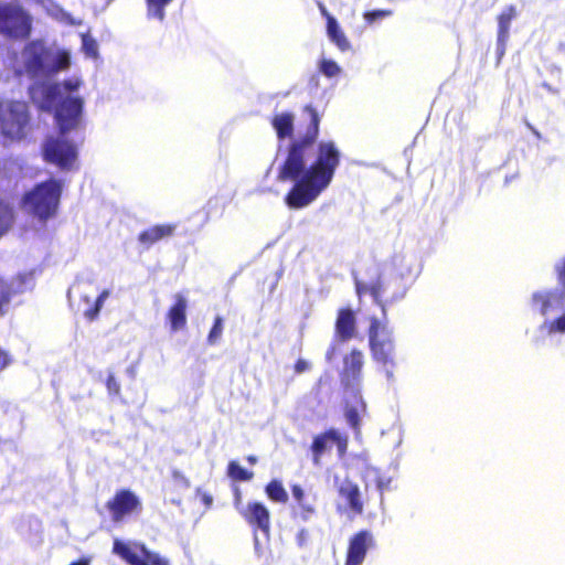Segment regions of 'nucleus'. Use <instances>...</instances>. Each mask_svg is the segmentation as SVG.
<instances>
[{"label":"nucleus","instance_id":"f257e3e1","mask_svg":"<svg viewBox=\"0 0 565 565\" xmlns=\"http://www.w3.org/2000/svg\"><path fill=\"white\" fill-rule=\"evenodd\" d=\"M71 66V52L57 45H47L43 41H32L25 45L14 64L18 74H26L34 83L30 96L42 110L56 107V116L63 128L73 125L82 111L83 99L78 95L82 79L71 77L63 83L53 82V77Z\"/></svg>","mask_w":565,"mask_h":565},{"label":"nucleus","instance_id":"f03ea898","mask_svg":"<svg viewBox=\"0 0 565 565\" xmlns=\"http://www.w3.org/2000/svg\"><path fill=\"white\" fill-rule=\"evenodd\" d=\"M306 110L310 115V126L303 139L290 145L278 173L279 180L294 183L285 196L286 205L292 210L307 207L320 196L330 185L341 158L337 145L327 140L319 142L316 159L308 164L311 145L319 131V117L311 107Z\"/></svg>","mask_w":565,"mask_h":565},{"label":"nucleus","instance_id":"7ed1b4c3","mask_svg":"<svg viewBox=\"0 0 565 565\" xmlns=\"http://www.w3.org/2000/svg\"><path fill=\"white\" fill-rule=\"evenodd\" d=\"M358 294H371L374 301L382 308L385 316V306L382 303L381 297L384 294L383 281L379 279L375 282H363L356 280ZM369 347L372 359L382 365L388 381L393 379V369L395 366V339L393 329L388 326L386 317L379 319L372 317L369 328Z\"/></svg>","mask_w":565,"mask_h":565},{"label":"nucleus","instance_id":"20e7f679","mask_svg":"<svg viewBox=\"0 0 565 565\" xmlns=\"http://www.w3.org/2000/svg\"><path fill=\"white\" fill-rule=\"evenodd\" d=\"M62 184L56 180H49L28 191L21 200V210L36 222L40 231L45 223L55 216L60 203Z\"/></svg>","mask_w":565,"mask_h":565},{"label":"nucleus","instance_id":"39448f33","mask_svg":"<svg viewBox=\"0 0 565 565\" xmlns=\"http://www.w3.org/2000/svg\"><path fill=\"white\" fill-rule=\"evenodd\" d=\"M56 113V107L53 109ZM81 114L76 121L68 127L63 128L55 115V120L60 127V136L49 138L43 146L44 159L58 167L62 170H73L77 167V147L66 138V134L75 129L81 120Z\"/></svg>","mask_w":565,"mask_h":565},{"label":"nucleus","instance_id":"423d86ee","mask_svg":"<svg viewBox=\"0 0 565 565\" xmlns=\"http://www.w3.org/2000/svg\"><path fill=\"white\" fill-rule=\"evenodd\" d=\"M29 113L25 103L0 98V138L18 141L26 136Z\"/></svg>","mask_w":565,"mask_h":565},{"label":"nucleus","instance_id":"0eeeda50","mask_svg":"<svg viewBox=\"0 0 565 565\" xmlns=\"http://www.w3.org/2000/svg\"><path fill=\"white\" fill-rule=\"evenodd\" d=\"M31 17L18 4H0V34L23 39L30 35Z\"/></svg>","mask_w":565,"mask_h":565},{"label":"nucleus","instance_id":"6e6552de","mask_svg":"<svg viewBox=\"0 0 565 565\" xmlns=\"http://www.w3.org/2000/svg\"><path fill=\"white\" fill-rule=\"evenodd\" d=\"M113 553L129 565H170L166 557L149 551L136 541L114 540Z\"/></svg>","mask_w":565,"mask_h":565},{"label":"nucleus","instance_id":"1a4fd4ad","mask_svg":"<svg viewBox=\"0 0 565 565\" xmlns=\"http://www.w3.org/2000/svg\"><path fill=\"white\" fill-rule=\"evenodd\" d=\"M35 270L19 273L10 282L0 278V300L2 315L11 299L15 296L31 291L35 286Z\"/></svg>","mask_w":565,"mask_h":565},{"label":"nucleus","instance_id":"9d476101","mask_svg":"<svg viewBox=\"0 0 565 565\" xmlns=\"http://www.w3.org/2000/svg\"><path fill=\"white\" fill-rule=\"evenodd\" d=\"M111 519L115 522L141 511V501L136 493L130 490L118 491L113 500L107 503Z\"/></svg>","mask_w":565,"mask_h":565},{"label":"nucleus","instance_id":"9b49d317","mask_svg":"<svg viewBox=\"0 0 565 565\" xmlns=\"http://www.w3.org/2000/svg\"><path fill=\"white\" fill-rule=\"evenodd\" d=\"M333 446H337L340 456H342L348 448V438L338 430L331 429L324 434L315 437L311 451L313 456V463L320 465L321 457L330 450Z\"/></svg>","mask_w":565,"mask_h":565},{"label":"nucleus","instance_id":"f8f14e48","mask_svg":"<svg viewBox=\"0 0 565 565\" xmlns=\"http://www.w3.org/2000/svg\"><path fill=\"white\" fill-rule=\"evenodd\" d=\"M239 515L255 530L268 535L270 530V512L268 508L258 501H248L239 509Z\"/></svg>","mask_w":565,"mask_h":565},{"label":"nucleus","instance_id":"ddd939ff","mask_svg":"<svg viewBox=\"0 0 565 565\" xmlns=\"http://www.w3.org/2000/svg\"><path fill=\"white\" fill-rule=\"evenodd\" d=\"M374 536L369 531H361L350 539L344 565H362L369 550L374 547Z\"/></svg>","mask_w":565,"mask_h":565},{"label":"nucleus","instance_id":"4468645a","mask_svg":"<svg viewBox=\"0 0 565 565\" xmlns=\"http://www.w3.org/2000/svg\"><path fill=\"white\" fill-rule=\"evenodd\" d=\"M519 10L515 4H508L502 8L497 15V53L502 57L507 50V44L510 39V30L512 22L518 18Z\"/></svg>","mask_w":565,"mask_h":565},{"label":"nucleus","instance_id":"2eb2a0df","mask_svg":"<svg viewBox=\"0 0 565 565\" xmlns=\"http://www.w3.org/2000/svg\"><path fill=\"white\" fill-rule=\"evenodd\" d=\"M291 494L296 501L294 514L303 522H309L316 515V495L306 492L299 484L291 487Z\"/></svg>","mask_w":565,"mask_h":565},{"label":"nucleus","instance_id":"dca6fc26","mask_svg":"<svg viewBox=\"0 0 565 565\" xmlns=\"http://www.w3.org/2000/svg\"><path fill=\"white\" fill-rule=\"evenodd\" d=\"M363 362V353L355 349L344 358L342 382L348 388H352V393H354V387L360 383Z\"/></svg>","mask_w":565,"mask_h":565},{"label":"nucleus","instance_id":"f3484780","mask_svg":"<svg viewBox=\"0 0 565 565\" xmlns=\"http://www.w3.org/2000/svg\"><path fill=\"white\" fill-rule=\"evenodd\" d=\"M188 300L181 295L174 296V305L169 309L167 318L170 323L171 331L182 330L186 324Z\"/></svg>","mask_w":565,"mask_h":565},{"label":"nucleus","instance_id":"a211bd4d","mask_svg":"<svg viewBox=\"0 0 565 565\" xmlns=\"http://www.w3.org/2000/svg\"><path fill=\"white\" fill-rule=\"evenodd\" d=\"M355 317L352 310L341 309L335 323L337 337L342 341H348L355 335Z\"/></svg>","mask_w":565,"mask_h":565},{"label":"nucleus","instance_id":"6ab92c4d","mask_svg":"<svg viewBox=\"0 0 565 565\" xmlns=\"http://www.w3.org/2000/svg\"><path fill=\"white\" fill-rule=\"evenodd\" d=\"M109 296H110V291L108 289H104L97 296L96 299H93V297L89 296L88 294H83L82 298H81V300L84 305V307L82 309L83 316L88 321H94L98 317L100 309L103 308L105 301L108 299Z\"/></svg>","mask_w":565,"mask_h":565},{"label":"nucleus","instance_id":"aec40b11","mask_svg":"<svg viewBox=\"0 0 565 565\" xmlns=\"http://www.w3.org/2000/svg\"><path fill=\"white\" fill-rule=\"evenodd\" d=\"M339 494L343 500L347 501L350 510L353 513H362L363 504L360 498L359 487L355 483L349 480H344L339 487Z\"/></svg>","mask_w":565,"mask_h":565},{"label":"nucleus","instance_id":"412c9836","mask_svg":"<svg viewBox=\"0 0 565 565\" xmlns=\"http://www.w3.org/2000/svg\"><path fill=\"white\" fill-rule=\"evenodd\" d=\"M327 34L330 41L337 45L340 51L344 52L351 47L348 38L335 18H329V23H327Z\"/></svg>","mask_w":565,"mask_h":565},{"label":"nucleus","instance_id":"4be33fe9","mask_svg":"<svg viewBox=\"0 0 565 565\" xmlns=\"http://www.w3.org/2000/svg\"><path fill=\"white\" fill-rule=\"evenodd\" d=\"M173 231H174V226H172V225H168V224L154 225V226H151L148 230L143 231L139 235V241L142 244L151 245L164 237L172 235Z\"/></svg>","mask_w":565,"mask_h":565},{"label":"nucleus","instance_id":"5701e85b","mask_svg":"<svg viewBox=\"0 0 565 565\" xmlns=\"http://www.w3.org/2000/svg\"><path fill=\"white\" fill-rule=\"evenodd\" d=\"M271 124L278 138L289 137L294 130V116L289 113L277 114L274 116Z\"/></svg>","mask_w":565,"mask_h":565},{"label":"nucleus","instance_id":"b1692460","mask_svg":"<svg viewBox=\"0 0 565 565\" xmlns=\"http://www.w3.org/2000/svg\"><path fill=\"white\" fill-rule=\"evenodd\" d=\"M365 411V404L362 398L354 394V404L348 406L345 417L354 430H359L360 414ZM359 434V431H356Z\"/></svg>","mask_w":565,"mask_h":565},{"label":"nucleus","instance_id":"393cba45","mask_svg":"<svg viewBox=\"0 0 565 565\" xmlns=\"http://www.w3.org/2000/svg\"><path fill=\"white\" fill-rule=\"evenodd\" d=\"M265 493L267 497L276 503L285 504L287 503L289 497L284 488L281 481L279 480H271L265 488Z\"/></svg>","mask_w":565,"mask_h":565},{"label":"nucleus","instance_id":"a878e982","mask_svg":"<svg viewBox=\"0 0 565 565\" xmlns=\"http://www.w3.org/2000/svg\"><path fill=\"white\" fill-rule=\"evenodd\" d=\"M172 0H146L147 18L149 20L156 19L162 22L166 18L164 9Z\"/></svg>","mask_w":565,"mask_h":565},{"label":"nucleus","instance_id":"bb28decb","mask_svg":"<svg viewBox=\"0 0 565 565\" xmlns=\"http://www.w3.org/2000/svg\"><path fill=\"white\" fill-rule=\"evenodd\" d=\"M42 6L52 18L60 22L72 25L78 23L75 19H73L67 12L61 9L52 0H42Z\"/></svg>","mask_w":565,"mask_h":565},{"label":"nucleus","instance_id":"cd10ccee","mask_svg":"<svg viewBox=\"0 0 565 565\" xmlns=\"http://www.w3.org/2000/svg\"><path fill=\"white\" fill-rule=\"evenodd\" d=\"M13 223L12 207L0 199V237L10 228Z\"/></svg>","mask_w":565,"mask_h":565},{"label":"nucleus","instance_id":"c85d7f7f","mask_svg":"<svg viewBox=\"0 0 565 565\" xmlns=\"http://www.w3.org/2000/svg\"><path fill=\"white\" fill-rule=\"evenodd\" d=\"M228 476L234 480L248 481L253 478V472L243 468L236 461H231L228 465Z\"/></svg>","mask_w":565,"mask_h":565},{"label":"nucleus","instance_id":"c756f323","mask_svg":"<svg viewBox=\"0 0 565 565\" xmlns=\"http://www.w3.org/2000/svg\"><path fill=\"white\" fill-rule=\"evenodd\" d=\"M82 51L87 57L96 58L98 56V44L89 34H82Z\"/></svg>","mask_w":565,"mask_h":565},{"label":"nucleus","instance_id":"7c9ffc66","mask_svg":"<svg viewBox=\"0 0 565 565\" xmlns=\"http://www.w3.org/2000/svg\"><path fill=\"white\" fill-rule=\"evenodd\" d=\"M320 72L327 77H334L340 74V66L332 60L322 58L319 63Z\"/></svg>","mask_w":565,"mask_h":565},{"label":"nucleus","instance_id":"2f4dec72","mask_svg":"<svg viewBox=\"0 0 565 565\" xmlns=\"http://www.w3.org/2000/svg\"><path fill=\"white\" fill-rule=\"evenodd\" d=\"M223 333V319L221 317H216L214 326L212 327L207 341L210 344H215L222 337Z\"/></svg>","mask_w":565,"mask_h":565},{"label":"nucleus","instance_id":"473e14b6","mask_svg":"<svg viewBox=\"0 0 565 565\" xmlns=\"http://www.w3.org/2000/svg\"><path fill=\"white\" fill-rule=\"evenodd\" d=\"M391 14H392V12L390 10H374V11L365 12L364 13V19L369 23H373L376 20L384 19L386 17H390Z\"/></svg>","mask_w":565,"mask_h":565},{"label":"nucleus","instance_id":"72a5a7b5","mask_svg":"<svg viewBox=\"0 0 565 565\" xmlns=\"http://www.w3.org/2000/svg\"><path fill=\"white\" fill-rule=\"evenodd\" d=\"M370 473L374 475L375 478H376V487L383 491V490H386L388 489L390 487V483H391V478L388 477H385V476H380L379 475V471L376 469H372L370 471Z\"/></svg>","mask_w":565,"mask_h":565},{"label":"nucleus","instance_id":"f704fd0d","mask_svg":"<svg viewBox=\"0 0 565 565\" xmlns=\"http://www.w3.org/2000/svg\"><path fill=\"white\" fill-rule=\"evenodd\" d=\"M106 385L109 393L118 394L120 391V385L114 375L108 376Z\"/></svg>","mask_w":565,"mask_h":565},{"label":"nucleus","instance_id":"c9c22d12","mask_svg":"<svg viewBox=\"0 0 565 565\" xmlns=\"http://www.w3.org/2000/svg\"><path fill=\"white\" fill-rule=\"evenodd\" d=\"M11 356L7 351L0 349V371L6 369L11 363Z\"/></svg>","mask_w":565,"mask_h":565},{"label":"nucleus","instance_id":"e433bc0d","mask_svg":"<svg viewBox=\"0 0 565 565\" xmlns=\"http://www.w3.org/2000/svg\"><path fill=\"white\" fill-rule=\"evenodd\" d=\"M196 494L200 497L202 503L209 509L213 502L212 495L206 492H202L200 489L196 490Z\"/></svg>","mask_w":565,"mask_h":565},{"label":"nucleus","instance_id":"4c0bfd02","mask_svg":"<svg viewBox=\"0 0 565 565\" xmlns=\"http://www.w3.org/2000/svg\"><path fill=\"white\" fill-rule=\"evenodd\" d=\"M310 369V364L308 361L299 359L295 365V371L297 373H302Z\"/></svg>","mask_w":565,"mask_h":565},{"label":"nucleus","instance_id":"58836bf2","mask_svg":"<svg viewBox=\"0 0 565 565\" xmlns=\"http://www.w3.org/2000/svg\"><path fill=\"white\" fill-rule=\"evenodd\" d=\"M234 505L238 512H239V509L244 508V505H245L242 503V494H241V491L238 488L235 489Z\"/></svg>","mask_w":565,"mask_h":565},{"label":"nucleus","instance_id":"ea45409f","mask_svg":"<svg viewBox=\"0 0 565 565\" xmlns=\"http://www.w3.org/2000/svg\"><path fill=\"white\" fill-rule=\"evenodd\" d=\"M90 562H92L90 557H82L77 561L70 563L68 565H90Z\"/></svg>","mask_w":565,"mask_h":565},{"label":"nucleus","instance_id":"a19ab883","mask_svg":"<svg viewBox=\"0 0 565 565\" xmlns=\"http://www.w3.org/2000/svg\"><path fill=\"white\" fill-rule=\"evenodd\" d=\"M174 478H175V480H179L180 482H182L184 484V487H189L188 479L184 478L181 473L174 472Z\"/></svg>","mask_w":565,"mask_h":565},{"label":"nucleus","instance_id":"79ce46f5","mask_svg":"<svg viewBox=\"0 0 565 565\" xmlns=\"http://www.w3.org/2000/svg\"><path fill=\"white\" fill-rule=\"evenodd\" d=\"M320 11H321V14L327 19V23H329V18H333L328 11L327 9L320 4Z\"/></svg>","mask_w":565,"mask_h":565},{"label":"nucleus","instance_id":"37998d69","mask_svg":"<svg viewBox=\"0 0 565 565\" xmlns=\"http://www.w3.org/2000/svg\"><path fill=\"white\" fill-rule=\"evenodd\" d=\"M333 353H334V348H332V349L327 353V358H328V360H331V359H332Z\"/></svg>","mask_w":565,"mask_h":565},{"label":"nucleus","instance_id":"c03bdc74","mask_svg":"<svg viewBox=\"0 0 565 565\" xmlns=\"http://www.w3.org/2000/svg\"><path fill=\"white\" fill-rule=\"evenodd\" d=\"M248 461H249L250 463H254V462L256 461V459H255V457H252V456H250V457H248Z\"/></svg>","mask_w":565,"mask_h":565},{"label":"nucleus","instance_id":"a18cd8bd","mask_svg":"<svg viewBox=\"0 0 565 565\" xmlns=\"http://www.w3.org/2000/svg\"><path fill=\"white\" fill-rule=\"evenodd\" d=\"M402 443V437H401V434H398V441H397V445H401Z\"/></svg>","mask_w":565,"mask_h":565}]
</instances>
